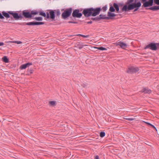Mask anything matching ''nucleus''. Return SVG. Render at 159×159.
Listing matches in <instances>:
<instances>
[{
    "label": "nucleus",
    "instance_id": "nucleus-42",
    "mask_svg": "<svg viewBox=\"0 0 159 159\" xmlns=\"http://www.w3.org/2000/svg\"><path fill=\"white\" fill-rule=\"evenodd\" d=\"M64 10V9H62L61 10V11H64V10Z\"/></svg>",
    "mask_w": 159,
    "mask_h": 159
},
{
    "label": "nucleus",
    "instance_id": "nucleus-1",
    "mask_svg": "<svg viewBox=\"0 0 159 159\" xmlns=\"http://www.w3.org/2000/svg\"><path fill=\"white\" fill-rule=\"evenodd\" d=\"M143 4V7H149L148 0H128L125 4L122 3L123 6L120 8L122 12H127L133 10L134 12L137 11Z\"/></svg>",
    "mask_w": 159,
    "mask_h": 159
},
{
    "label": "nucleus",
    "instance_id": "nucleus-23",
    "mask_svg": "<svg viewBox=\"0 0 159 159\" xmlns=\"http://www.w3.org/2000/svg\"><path fill=\"white\" fill-rule=\"evenodd\" d=\"M33 19L37 21H41L43 20V18L41 16L35 17Z\"/></svg>",
    "mask_w": 159,
    "mask_h": 159
},
{
    "label": "nucleus",
    "instance_id": "nucleus-25",
    "mask_svg": "<svg viewBox=\"0 0 159 159\" xmlns=\"http://www.w3.org/2000/svg\"><path fill=\"white\" fill-rule=\"evenodd\" d=\"M88 18L89 20L91 19V20H93V21H99V19H98V16H97V17H92L91 18H90L89 17H88Z\"/></svg>",
    "mask_w": 159,
    "mask_h": 159
},
{
    "label": "nucleus",
    "instance_id": "nucleus-43",
    "mask_svg": "<svg viewBox=\"0 0 159 159\" xmlns=\"http://www.w3.org/2000/svg\"><path fill=\"white\" fill-rule=\"evenodd\" d=\"M8 120L11 121V120Z\"/></svg>",
    "mask_w": 159,
    "mask_h": 159
},
{
    "label": "nucleus",
    "instance_id": "nucleus-13",
    "mask_svg": "<svg viewBox=\"0 0 159 159\" xmlns=\"http://www.w3.org/2000/svg\"><path fill=\"white\" fill-rule=\"evenodd\" d=\"M32 65V62H28L25 64L21 65L19 69L21 70L25 69L28 67H29L30 66Z\"/></svg>",
    "mask_w": 159,
    "mask_h": 159
},
{
    "label": "nucleus",
    "instance_id": "nucleus-39",
    "mask_svg": "<svg viewBox=\"0 0 159 159\" xmlns=\"http://www.w3.org/2000/svg\"><path fill=\"white\" fill-rule=\"evenodd\" d=\"M113 17L115 18V17L117 16V15L114 13H113Z\"/></svg>",
    "mask_w": 159,
    "mask_h": 159
},
{
    "label": "nucleus",
    "instance_id": "nucleus-37",
    "mask_svg": "<svg viewBox=\"0 0 159 159\" xmlns=\"http://www.w3.org/2000/svg\"><path fill=\"white\" fill-rule=\"evenodd\" d=\"M69 18L70 20H74L75 18H73L72 17H70Z\"/></svg>",
    "mask_w": 159,
    "mask_h": 159
},
{
    "label": "nucleus",
    "instance_id": "nucleus-11",
    "mask_svg": "<svg viewBox=\"0 0 159 159\" xmlns=\"http://www.w3.org/2000/svg\"><path fill=\"white\" fill-rule=\"evenodd\" d=\"M114 44L116 46H119L121 48L125 50L126 49V48L127 47V45L126 43L121 41L114 43Z\"/></svg>",
    "mask_w": 159,
    "mask_h": 159
},
{
    "label": "nucleus",
    "instance_id": "nucleus-2",
    "mask_svg": "<svg viewBox=\"0 0 159 159\" xmlns=\"http://www.w3.org/2000/svg\"><path fill=\"white\" fill-rule=\"evenodd\" d=\"M42 10H25L22 12L21 11H10V16H11L12 19L14 18L15 20H21L25 17V18L33 19V17L35 15H38L39 13V15L43 16L41 14Z\"/></svg>",
    "mask_w": 159,
    "mask_h": 159
},
{
    "label": "nucleus",
    "instance_id": "nucleus-7",
    "mask_svg": "<svg viewBox=\"0 0 159 159\" xmlns=\"http://www.w3.org/2000/svg\"><path fill=\"white\" fill-rule=\"evenodd\" d=\"M84 9L80 8V9H75L73 10V12L72 13V16L73 18H81L82 14H83V12Z\"/></svg>",
    "mask_w": 159,
    "mask_h": 159
},
{
    "label": "nucleus",
    "instance_id": "nucleus-34",
    "mask_svg": "<svg viewBox=\"0 0 159 159\" xmlns=\"http://www.w3.org/2000/svg\"><path fill=\"white\" fill-rule=\"evenodd\" d=\"M94 159H99V157L98 155H96L94 156Z\"/></svg>",
    "mask_w": 159,
    "mask_h": 159
},
{
    "label": "nucleus",
    "instance_id": "nucleus-14",
    "mask_svg": "<svg viewBox=\"0 0 159 159\" xmlns=\"http://www.w3.org/2000/svg\"><path fill=\"white\" fill-rule=\"evenodd\" d=\"M88 46V45L84 44L83 43L77 42L75 44V47L80 49L82 48L84 46Z\"/></svg>",
    "mask_w": 159,
    "mask_h": 159
},
{
    "label": "nucleus",
    "instance_id": "nucleus-33",
    "mask_svg": "<svg viewBox=\"0 0 159 159\" xmlns=\"http://www.w3.org/2000/svg\"><path fill=\"white\" fill-rule=\"evenodd\" d=\"M16 67V64H13L11 65V67L12 68H15Z\"/></svg>",
    "mask_w": 159,
    "mask_h": 159
},
{
    "label": "nucleus",
    "instance_id": "nucleus-35",
    "mask_svg": "<svg viewBox=\"0 0 159 159\" xmlns=\"http://www.w3.org/2000/svg\"><path fill=\"white\" fill-rule=\"evenodd\" d=\"M93 23V22L91 21H90L88 22H87V24H92Z\"/></svg>",
    "mask_w": 159,
    "mask_h": 159
},
{
    "label": "nucleus",
    "instance_id": "nucleus-41",
    "mask_svg": "<svg viewBox=\"0 0 159 159\" xmlns=\"http://www.w3.org/2000/svg\"><path fill=\"white\" fill-rule=\"evenodd\" d=\"M75 35L77 36H80L82 37V34H78Z\"/></svg>",
    "mask_w": 159,
    "mask_h": 159
},
{
    "label": "nucleus",
    "instance_id": "nucleus-27",
    "mask_svg": "<svg viewBox=\"0 0 159 159\" xmlns=\"http://www.w3.org/2000/svg\"><path fill=\"white\" fill-rule=\"evenodd\" d=\"M105 135V133L103 131H101L100 133V136L101 138H103Z\"/></svg>",
    "mask_w": 159,
    "mask_h": 159
},
{
    "label": "nucleus",
    "instance_id": "nucleus-3",
    "mask_svg": "<svg viewBox=\"0 0 159 159\" xmlns=\"http://www.w3.org/2000/svg\"><path fill=\"white\" fill-rule=\"evenodd\" d=\"M61 13L59 9L50 10L48 9L46 10L45 12L43 11L41 14L46 19H50L51 21H55L56 16L59 17Z\"/></svg>",
    "mask_w": 159,
    "mask_h": 159
},
{
    "label": "nucleus",
    "instance_id": "nucleus-19",
    "mask_svg": "<svg viewBox=\"0 0 159 159\" xmlns=\"http://www.w3.org/2000/svg\"><path fill=\"white\" fill-rule=\"evenodd\" d=\"M34 71V70L32 68H31L30 69L29 68H28L26 71V72L27 73V74H26V75H30L32 74L33 73Z\"/></svg>",
    "mask_w": 159,
    "mask_h": 159
},
{
    "label": "nucleus",
    "instance_id": "nucleus-26",
    "mask_svg": "<svg viewBox=\"0 0 159 159\" xmlns=\"http://www.w3.org/2000/svg\"><path fill=\"white\" fill-rule=\"evenodd\" d=\"M11 43H17V44H20L22 43V42L20 41H10L9 42Z\"/></svg>",
    "mask_w": 159,
    "mask_h": 159
},
{
    "label": "nucleus",
    "instance_id": "nucleus-40",
    "mask_svg": "<svg viewBox=\"0 0 159 159\" xmlns=\"http://www.w3.org/2000/svg\"><path fill=\"white\" fill-rule=\"evenodd\" d=\"M0 22H3L4 23H7L8 22V21H3L2 20H0Z\"/></svg>",
    "mask_w": 159,
    "mask_h": 159
},
{
    "label": "nucleus",
    "instance_id": "nucleus-21",
    "mask_svg": "<svg viewBox=\"0 0 159 159\" xmlns=\"http://www.w3.org/2000/svg\"><path fill=\"white\" fill-rule=\"evenodd\" d=\"M2 60L3 62L6 63H8L10 61L9 59L6 56H3L2 59Z\"/></svg>",
    "mask_w": 159,
    "mask_h": 159
},
{
    "label": "nucleus",
    "instance_id": "nucleus-12",
    "mask_svg": "<svg viewBox=\"0 0 159 159\" xmlns=\"http://www.w3.org/2000/svg\"><path fill=\"white\" fill-rule=\"evenodd\" d=\"M148 7H151L154 4H156L159 5V0H148Z\"/></svg>",
    "mask_w": 159,
    "mask_h": 159
},
{
    "label": "nucleus",
    "instance_id": "nucleus-29",
    "mask_svg": "<svg viewBox=\"0 0 159 159\" xmlns=\"http://www.w3.org/2000/svg\"><path fill=\"white\" fill-rule=\"evenodd\" d=\"M81 86L83 88H85L87 85V83H86L85 84H84V83H83L82 84H81Z\"/></svg>",
    "mask_w": 159,
    "mask_h": 159
},
{
    "label": "nucleus",
    "instance_id": "nucleus-38",
    "mask_svg": "<svg viewBox=\"0 0 159 159\" xmlns=\"http://www.w3.org/2000/svg\"><path fill=\"white\" fill-rule=\"evenodd\" d=\"M158 135V136L159 137V129H157V131H156Z\"/></svg>",
    "mask_w": 159,
    "mask_h": 159
},
{
    "label": "nucleus",
    "instance_id": "nucleus-10",
    "mask_svg": "<svg viewBox=\"0 0 159 159\" xmlns=\"http://www.w3.org/2000/svg\"><path fill=\"white\" fill-rule=\"evenodd\" d=\"M139 69L138 67H134L133 66H131L129 67L127 72L128 73H136L139 71Z\"/></svg>",
    "mask_w": 159,
    "mask_h": 159
},
{
    "label": "nucleus",
    "instance_id": "nucleus-31",
    "mask_svg": "<svg viewBox=\"0 0 159 159\" xmlns=\"http://www.w3.org/2000/svg\"><path fill=\"white\" fill-rule=\"evenodd\" d=\"M68 23H73V24H77L78 22L76 21H69Z\"/></svg>",
    "mask_w": 159,
    "mask_h": 159
},
{
    "label": "nucleus",
    "instance_id": "nucleus-36",
    "mask_svg": "<svg viewBox=\"0 0 159 159\" xmlns=\"http://www.w3.org/2000/svg\"><path fill=\"white\" fill-rule=\"evenodd\" d=\"M4 43L2 42H0V46L4 45Z\"/></svg>",
    "mask_w": 159,
    "mask_h": 159
},
{
    "label": "nucleus",
    "instance_id": "nucleus-16",
    "mask_svg": "<svg viewBox=\"0 0 159 159\" xmlns=\"http://www.w3.org/2000/svg\"><path fill=\"white\" fill-rule=\"evenodd\" d=\"M141 92L144 93H148L150 94L151 93L152 91L150 89H148V87H146L143 89Z\"/></svg>",
    "mask_w": 159,
    "mask_h": 159
},
{
    "label": "nucleus",
    "instance_id": "nucleus-20",
    "mask_svg": "<svg viewBox=\"0 0 159 159\" xmlns=\"http://www.w3.org/2000/svg\"><path fill=\"white\" fill-rule=\"evenodd\" d=\"M98 17L99 21L101 20H108L107 16H106L105 15H103L102 14H100L98 16Z\"/></svg>",
    "mask_w": 159,
    "mask_h": 159
},
{
    "label": "nucleus",
    "instance_id": "nucleus-28",
    "mask_svg": "<svg viewBox=\"0 0 159 159\" xmlns=\"http://www.w3.org/2000/svg\"><path fill=\"white\" fill-rule=\"evenodd\" d=\"M103 12L105 11L107 9V5H105L104 7H103L102 8H101Z\"/></svg>",
    "mask_w": 159,
    "mask_h": 159
},
{
    "label": "nucleus",
    "instance_id": "nucleus-18",
    "mask_svg": "<svg viewBox=\"0 0 159 159\" xmlns=\"http://www.w3.org/2000/svg\"><path fill=\"white\" fill-rule=\"evenodd\" d=\"M143 122L147 125L148 126V127L153 129L155 131H157V128L153 125L147 122L143 121Z\"/></svg>",
    "mask_w": 159,
    "mask_h": 159
},
{
    "label": "nucleus",
    "instance_id": "nucleus-9",
    "mask_svg": "<svg viewBox=\"0 0 159 159\" xmlns=\"http://www.w3.org/2000/svg\"><path fill=\"white\" fill-rule=\"evenodd\" d=\"M44 22H39V21H32L28 22H24L22 23L23 25H26L30 26L39 25H43L45 24Z\"/></svg>",
    "mask_w": 159,
    "mask_h": 159
},
{
    "label": "nucleus",
    "instance_id": "nucleus-17",
    "mask_svg": "<svg viewBox=\"0 0 159 159\" xmlns=\"http://www.w3.org/2000/svg\"><path fill=\"white\" fill-rule=\"evenodd\" d=\"M150 7L146 8V9H149L152 11H157L159 10V5L154 6H153L149 7Z\"/></svg>",
    "mask_w": 159,
    "mask_h": 159
},
{
    "label": "nucleus",
    "instance_id": "nucleus-4",
    "mask_svg": "<svg viewBox=\"0 0 159 159\" xmlns=\"http://www.w3.org/2000/svg\"><path fill=\"white\" fill-rule=\"evenodd\" d=\"M102 9L101 7H97L94 8L90 7L84 8L83 13L84 16L86 17H89L91 16L94 17L98 15Z\"/></svg>",
    "mask_w": 159,
    "mask_h": 159
},
{
    "label": "nucleus",
    "instance_id": "nucleus-22",
    "mask_svg": "<svg viewBox=\"0 0 159 159\" xmlns=\"http://www.w3.org/2000/svg\"><path fill=\"white\" fill-rule=\"evenodd\" d=\"M57 104V103L56 101H49L48 102V105L50 106L54 107L56 106Z\"/></svg>",
    "mask_w": 159,
    "mask_h": 159
},
{
    "label": "nucleus",
    "instance_id": "nucleus-30",
    "mask_svg": "<svg viewBox=\"0 0 159 159\" xmlns=\"http://www.w3.org/2000/svg\"><path fill=\"white\" fill-rule=\"evenodd\" d=\"M125 119L126 120H128L132 121V120H133L134 119V118H125Z\"/></svg>",
    "mask_w": 159,
    "mask_h": 159
},
{
    "label": "nucleus",
    "instance_id": "nucleus-24",
    "mask_svg": "<svg viewBox=\"0 0 159 159\" xmlns=\"http://www.w3.org/2000/svg\"><path fill=\"white\" fill-rule=\"evenodd\" d=\"M95 48L97 49L98 50H101V51H103V50H107V48H105L104 47H94Z\"/></svg>",
    "mask_w": 159,
    "mask_h": 159
},
{
    "label": "nucleus",
    "instance_id": "nucleus-6",
    "mask_svg": "<svg viewBox=\"0 0 159 159\" xmlns=\"http://www.w3.org/2000/svg\"><path fill=\"white\" fill-rule=\"evenodd\" d=\"M149 49L152 51H157L159 50V43L154 42H149L147 45L144 47V49Z\"/></svg>",
    "mask_w": 159,
    "mask_h": 159
},
{
    "label": "nucleus",
    "instance_id": "nucleus-15",
    "mask_svg": "<svg viewBox=\"0 0 159 159\" xmlns=\"http://www.w3.org/2000/svg\"><path fill=\"white\" fill-rule=\"evenodd\" d=\"M8 121L9 122L11 123V124H10L11 125H12L13 127L14 128L18 127H19V123L17 121H10L8 120Z\"/></svg>",
    "mask_w": 159,
    "mask_h": 159
},
{
    "label": "nucleus",
    "instance_id": "nucleus-8",
    "mask_svg": "<svg viewBox=\"0 0 159 159\" xmlns=\"http://www.w3.org/2000/svg\"><path fill=\"white\" fill-rule=\"evenodd\" d=\"M72 11V9L70 7L66 9L61 14V18L64 20H66L70 17Z\"/></svg>",
    "mask_w": 159,
    "mask_h": 159
},
{
    "label": "nucleus",
    "instance_id": "nucleus-5",
    "mask_svg": "<svg viewBox=\"0 0 159 159\" xmlns=\"http://www.w3.org/2000/svg\"><path fill=\"white\" fill-rule=\"evenodd\" d=\"M110 6L109 11L107 13V19L108 20H113L115 18L113 17V12L116 11V12L119 13L121 12L120 10L119 7H121L123 6V4L121 2L118 3L114 2L112 5L111 3L109 4Z\"/></svg>",
    "mask_w": 159,
    "mask_h": 159
},
{
    "label": "nucleus",
    "instance_id": "nucleus-32",
    "mask_svg": "<svg viewBox=\"0 0 159 159\" xmlns=\"http://www.w3.org/2000/svg\"><path fill=\"white\" fill-rule=\"evenodd\" d=\"M89 36V35H85L82 34V37L83 38H88Z\"/></svg>",
    "mask_w": 159,
    "mask_h": 159
}]
</instances>
